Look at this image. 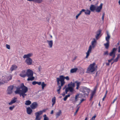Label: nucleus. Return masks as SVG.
<instances>
[{
	"mask_svg": "<svg viewBox=\"0 0 120 120\" xmlns=\"http://www.w3.org/2000/svg\"><path fill=\"white\" fill-rule=\"evenodd\" d=\"M88 119V118L87 117H86L85 119L84 120H87V119Z\"/></svg>",
	"mask_w": 120,
	"mask_h": 120,
	"instance_id": "nucleus-60",
	"label": "nucleus"
},
{
	"mask_svg": "<svg viewBox=\"0 0 120 120\" xmlns=\"http://www.w3.org/2000/svg\"><path fill=\"white\" fill-rule=\"evenodd\" d=\"M109 42H107L106 43L104 44V45L106 49H108V48L109 45Z\"/></svg>",
	"mask_w": 120,
	"mask_h": 120,
	"instance_id": "nucleus-29",
	"label": "nucleus"
},
{
	"mask_svg": "<svg viewBox=\"0 0 120 120\" xmlns=\"http://www.w3.org/2000/svg\"><path fill=\"white\" fill-rule=\"evenodd\" d=\"M84 100V99H82L81 101V102H80V103H81L82 102V101H83Z\"/></svg>",
	"mask_w": 120,
	"mask_h": 120,
	"instance_id": "nucleus-57",
	"label": "nucleus"
},
{
	"mask_svg": "<svg viewBox=\"0 0 120 120\" xmlns=\"http://www.w3.org/2000/svg\"><path fill=\"white\" fill-rule=\"evenodd\" d=\"M52 106L53 107L56 102V98L54 97L52 99Z\"/></svg>",
	"mask_w": 120,
	"mask_h": 120,
	"instance_id": "nucleus-27",
	"label": "nucleus"
},
{
	"mask_svg": "<svg viewBox=\"0 0 120 120\" xmlns=\"http://www.w3.org/2000/svg\"><path fill=\"white\" fill-rule=\"evenodd\" d=\"M25 62L27 64L30 65L32 63V60L31 58H26Z\"/></svg>",
	"mask_w": 120,
	"mask_h": 120,
	"instance_id": "nucleus-13",
	"label": "nucleus"
},
{
	"mask_svg": "<svg viewBox=\"0 0 120 120\" xmlns=\"http://www.w3.org/2000/svg\"><path fill=\"white\" fill-rule=\"evenodd\" d=\"M79 108H78L76 110V111L75 112V113H74V115L75 116L76 115V113H77V112L78 111V110H79Z\"/></svg>",
	"mask_w": 120,
	"mask_h": 120,
	"instance_id": "nucleus-48",
	"label": "nucleus"
},
{
	"mask_svg": "<svg viewBox=\"0 0 120 120\" xmlns=\"http://www.w3.org/2000/svg\"><path fill=\"white\" fill-rule=\"evenodd\" d=\"M17 68V66L15 65H13L10 68V70L11 71L16 69Z\"/></svg>",
	"mask_w": 120,
	"mask_h": 120,
	"instance_id": "nucleus-22",
	"label": "nucleus"
},
{
	"mask_svg": "<svg viewBox=\"0 0 120 120\" xmlns=\"http://www.w3.org/2000/svg\"><path fill=\"white\" fill-rule=\"evenodd\" d=\"M95 64L94 63L90 64L87 69V71L89 72H92L94 71L95 68L94 67Z\"/></svg>",
	"mask_w": 120,
	"mask_h": 120,
	"instance_id": "nucleus-5",
	"label": "nucleus"
},
{
	"mask_svg": "<svg viewBox=\"0 0 120 120\" xmlns=\"http://www.w3.org/2000/svg\"><path fill=\"white\" fill-rule=\"evenodd\" d=\"M43 116L44 117V120H49L47 116L46 115V114L44 115Z\"/></svg>",
	"mask_w": 120,
	"mask_h": 120,
	"instance_id": "nucleus-34",
	"label": "nucleus"
},
{
	"mask_svg": "<svg viewBox=\"0 0 120 120\" xmlns=\"http://www.w3.org/2000/svg\"><path fill=\"white\" fill-rule=\"evenodd\" d=\"M114 58H112L110 60H108V62L109 63L112 60H113Z\"/></svg>",
	"mask_w": 120,
	"mask_h": 120,
	"instance_id": "nucleus-44",
	"label": "nucleus"
},
{
	"mask_svg": "<svg viewBox=\"0 0 120 120\" xmlns=\"http://www.w3.org/2000/svg\"><path fill=\"white\" fill-rule=\"evenodd\" d=\"M93 96H92V95H91V98H93Z\"/></svg>",
	"mask_w": 120,
	"mask_h": 120,
	"instance_id": "nucleus-64",
	"label": "nucleus"
},
{
	"mask_svg": "<svg viewBox=\"0 0 120 120\" xmlns=\"http://www.w3.org/2000/svg\"><path fill=\"white\" fill-rule=\"evenodd\" d=\"M106 94H105V96L104 97L105 98L106 97Z\"/></svg>",
	"mask_w": 120,
	"mask_h": 120,
	"instance_id": "nucleus-63",
	"label": "nucleus"
},
{
	"mask_svg": "<svg viewBox=\"0 0 120 120\" xmlns=\"http://www.w3.org/2000/svg\"><path fill=\"white\" fill-rule=\"evenodd\" d=\"M4 83L3 81L1 80H0V86L2 85Z\"/></svg>",
	"mask_w": 120,
	"mask_h": 120,
	"instance_id": "nucleus-42",
	"label": "nucleus"
},
{
	"mask_svg": "<svg viewBox=\"0 0 120 120\" xmlns=\"http://www.w3.org/2000/svg\"><path fill=\"white\" fill-rule=\"evenodd\" d=\"M33 71L30 69H28L26 75H33Z\"/></svg>",
	"mask_w": 120,
	"mask_h": 120,
	"instance_id": "nucleus-21",
	"label": "nucleus"
},
{
	"mask_svg": "<svg viewBox=\"0 0 120 120\" xmlns=\"http://www.w3.org/2000/svg\"><path fill=\"white\" fill-rule=\"evenodd\" d=\"M117 98H116L115 99H114L112 102V103H113L115 102V101L116 100Z\"/></svg>",
	"mask_w": 120,
	"mask_h": 120,
	"instance_id": "nucleus-54",
	"label": "nucleus"
},
{
	"mask_svg": "<svg viewBox=\"0 0 120 120\" xmlns=\"http://www.w3.org/2000/svg\"><path fill=\"white\" fill-rule=\"evenodd\" d=\"M13 88V86L12 85L8 87L7 90L8 94H10L12 93Z\"/></svg>",
	"mask_w": 120,
	"mask_h": 120,
	"instance_id": "nucleus-10",
	"label": "nucleus"
},
{
	"mask_svg": "<svg viewBox=\"0 0 120 120\" xmlns=\"http://www.w3.org/2000/svg\"><path fill=\"white\" fill-rule=\"evenodd\" d=\"M118 52H120V46L118 47Z\"/></svg>",
	"mask_w": 120,
	"mask_h": 120,
	"instance_id": "nucleus-52",
	"label": "nucleus"
},
{
	"mask_svg": "<svg viewBox=\"0 0 120 120\" xmlns=\"http://www.w3.org/2000/svg\"><path fill=\"white\" fill-rule=\"evenodd\" d=\"M42 88V89H44V87L46 86V84H45L44 82H42L41 84Z\"/></svg>",
	"mask_w": 120,
	"mask_h": 120,
	"instance_id": "nucleus-33",
	"label": "nucleus"
},
{
	"mask_svg": "<svg viewBox=\"0 0 120 120\" xmlns=\"http://www.w3.org/2000/svg\"><path fill=\"white\" fill-rule=\"evenodd\" d=\"M95 93V92L94 91H93L91 93V95H92V96H94Z\"/></svg>",
	"mask_w": 120,
	"mask_h": 120,
	"instance_id": "nucleus-53",
	"label": "nucleus"
},
{
	"mask_svg": "<svg viewBox=\"0 0 120 120\" xmlns=\"http://www.w3.org/2000/svg\"><path fill=\"white\" fill-rule=\"evenodd\" d=\"M96 7L94 5H91L90 7V9L91 11L94 12L95 11Z\"/></svg>",
	"mask_w": 120,
	"mask_h": 120,
	"instance_id": "nucleus-17",
	"label": "nucleus"
},
{
	"mask_svg": "<svg viewBox=\"0 0 120 120\" xmlns=\"http://www.w3.org/2000/svg\"><path fill=\"white\" fill-rule=\"evenodd\" d=\"M97 43V41L94 39H93L91 42V45H90L88 49L87 52L86 53V58H87L90 54L91 52L92 48H94L95 47Z\"/></svg>",
	"mask_w": 120,
	"mask_h": 120,
	"instance_id": "nucleus-2",
	"label": "nucleus"
},
{
	"mask_svg": "<svg viewBox=\"0 0 120 120\" xmlns=\"http://www.w3.org/2000/svg\"><path fill=\"white\" fill-rule=\"evenodd\" d=\"M103 4L101 3L99 6L96 7L95 11L96 12L99 13L101 12Z\"/></svg>",
	"mask_w": 120,
	"mask_h": 120,
	"instance_id": "nucleus-11",
	"label": "nucleus"
},
{
	"mask_svg": "<svg viewBox=\"0 0 120 120\" xmlns=\"http://www.w3.org/2000/svg\"><path fill=\"white\" fill-rule=\"evenodd\" d=\"M26 110L27 113L29 114H30L32 111V109L30 107L27 108Z\"/></svg>",
	"mask_w": 120,
	"mask_h": 120,
	"instance_id": "nucleus-23",
	"label": "nucleus"
},
{
	"mask_svg": "<svg viewBox=\"0 0 120 120\" xmlns=\"http://www.w3.org/2000/svg\"><path fill=\"white\" fill-rule=\"evenodd\" d=\"M22 77H25L26 75H21ZM28 77L27 79L28 81H32L34 80V77H33V75H27Z\"/></svg>",
	"mask_w": 120,
	"mask_h": 120,
	"instance_id": "nucleus-14",
	"label": "nucleus"
},
{
	"mask_svg": "<svg viewBox=\"0 0 120 120\" xmlns=\"http://www.w3.org/2000/svg\"><path fill=\"white\" fill-rule=\"evenodd\" d=\"M75 86V83L72 82H70L68 85V87H66L65 89V92L66 94L67 93L68 91L71 93H73L74 91V88Z\"/></svg>",
	"mask_w": 120,
	"mask_h": 120,
	"instance_id": "nucleus-3",
	"label": "nucleus"
},
{
	"mask_svg": "<svg viewBox=\"0 0 120 120\" xmlns=\"http://www.w3.org/2000/svg\"><path fill=\"white\" fill-rule=\"evenodd\" d=\"M33 55L32 53H30L26 55H25L23 56V57L24 58H30V57L32 56Z\"/></svg>",
	"mask_w": 120,
	"mask_h": 120,
	"instance_id": "nucleus-19",
	"label": "nucleus"
},
{
	"mask_svg": "<svg viewBox=\"0 0 120 120\" xmlns=\"http://www.w3.org/2000/svg\"><path fill=\"white\" fill-rule=\"evenodd\" d=\"M12 78L11 75H4L2 77L1 80L4 83L11 80Z\"/></svg>",
	"mask_w": 120,
	"mask_h": 120,
	"instance_id": "nucleus-7",
	"label": "nucleus"
},
{
	"mask_svg": "<svg viewBox=\"0 0 120 120\" xmlns=\"http://www.w3.org/2000/svg\"><path fill=\"white\" fill-rule=\"evenodd\" d=\"M85 11V9H82L81 11H80V12L79 13L80 15L82 13V12H84V11Z\"/></svg>",
	"mask_w": 120,
	"mask_h": 120,
	"instance_id": "nucleus-39",
	"label": "nucleus"
},
{
	"mask_svg": "<svg viewBox=\"0 0 120 120\" xmlns=\"http://www.w3.org/2000/svg\"><path fill=\"white\" fill-rule=\"evenodd\" d=\"M64 80V76L63 75H60L59 78H56L57 85H60V83L61 85L63 86L64 85L65 82Z\"/></svg>",
	"mask_w": 120,
	"mask_h": 120,
	"instance_id": "nucleus-4",
	"label": "nucleus"
},
{
	"mask_svg": "<svg viewBox=\"0 0 120 120\" xmlns=\"http://www.w3.org/2000/svg\"><path fill=\"white\" fill-rule=\"evenodd\" d=\"M70 96V94H68L67 95H66L64 98V101H66L67 98L69 97Z\"/></svg>",
	"mask_w": 120,
	"mask_h": 120,
	"instance_id": "nucleus-35",
	"label": "nucleus"
},
{
	"mask_svg": "<svg viewBox=\"0 0 120 120\" xmlns=\"http://www.w3.org/2000/svg\"><path fill=\"white\" fill-rule=\"evenodd\" d=\"M31 103V102L29 100L26 101L25 103V104L27 105H30Z\"/></svg>",
	"mask_w": 120,
	"mask_h": 120,
	"instance_id": "nucleus-31",
	"label": "nucleus"
},
{
	"mask_svg": "<svg viewBox=\"0 0 120 120\" xmlns=\"http://www.w3.org/2000/svg\"><path fill=\"white\" fill-rule=\"evenodd\" d=\"M41 82H37V84H38V85H41Z\"/></svg>",
	"mask_w": 120,
	"mask_h": 120,
	"instance_id": "nucleus-51",
	"label": "nucleus"
},
{
	"mask_svg": "<svg viewBox=\"0 0 120 120\" xmlns=\"http://www.w3.org/2000/svg\"><path fill=\"white\" fill-rule=\"evenodd\" d=\"M80 15L79 14H78L76 16V19H77L79 16Z\"/></svg>",
	"mask_w": 120,
	"mask_h": 120,
	"instance_id": "nucleus-50",
	"label": "nucleus"
},
{
	"mask_svg": "<svg viewBox=\"0 0 120 120\" xmlns=\"http://www.w3.org/2000/svg\"><path fill=\"white\" fill-rule=\"evenodd\" d=\"M45 111L44 110H41L35 113V114L36 116V120H40V118H39V116L41 115Z\"/></svg>",
	"mask_w": 120,
	"mask_h": 120,
	"instance_id": "nucleus-8",
	"label": "nucleus"
},
{
	"mask_svg": "<svg viewBox=\"0 0 120 120\" xmlns=\"http://www.w3.org/2000/svg\"><path fill=\"white\" fill-rule=\"evenodd\" d=\"M20 88L21 89V90L17 89L15 91V93L16 94H19L20 97L22 96L23 98H24L27 95L25 93L28 91V88L24 85L23 83L22 84Z\"/></svg>",
	"mask_w": 120,
	"mask_h": 120,
	"instance_id": "nucleus-1",
	"label": "nucleus"
},
{
	"mask_svg": "<svg viewBox=\"0 0 120 120\" xmlns=\"http://www.w3.org/2000/svg\"><path fill=\"white\" fill-rule=\"evenodd\" d=\"M118 59L116 58L114 60L113 62H116L117 61Z\"/></svg>",
	"mask_w": 120,
	"mask_h": 120,
	"instance_id": "nucleus-46",
	"label": "nucleus"
},
{
	"mask_svg": "<svg viewBox=\"0 0 120 120\" xmlns=\"http://www.w3.org/2000/svg\"><path fill=\"white\" fill-rule=\"evenodd\" d=\"M101 30H99L97 31L96 34L95 35V38L97 40L99 39L101 36Z\"/></svg>",
	"mask_w": 120,
	"mask_h": 120,
	"instance_id": "nucleus-12",
	"label": "nucleus"
},
{
	"mask_svg": "<svg viewBox=\"0 0 120 120\" xmlns=\"http://www.w3.org/2000/svg\"><path fill=\"white\" fill-rule=\"evenodd\" d=\"M15 106L14 105H13L12 106L10 107L9 108V109L10 110L12 111L14 108Z\"/></svg>",
	"mask_w": 120,
	"mask_h": 120,
	"instance_id": "nucleus-36",
	"label": "nucleus"
},
{
	"mask_svg": "<svg viewBox=\"0 0 120 120\" xmlns=\"http://www.w3.org/2000/svg\"><path fill=\"white\" fill-rule=\"evenodd\" d=\"M6 47L7 49H10V46L9 45L7 44L6 45Z\"/></svg>",
	"mask_w": 120,
	"mask_h": 120,
	"instance_id": "nucleus-41",
	"label": "nucleus"
},
{
	"mask_svg": "<svg viewBox=\"0 0 120 120\" xmlns=\"http://www.w3.org/2000/svg\"><path fill=\"white\" fill-rule=\"evenodd\" d=\"M59 86L57 88V91L58 93L59 94L60 93V90L62 86L61 85L60 86V85H58Z\"/></svg>",
	"mask_w": 120,
	"mask_h": 120,
	"instance_id": "nucleus-30",
	"label": "nucleus"
},
{
	"mask_svg": "<svg viewBox=\"0 0 120 120\" xmlns=\"http://www.w3.org/2000/svg\"><path fill=\"white\" fill-rule=\"evenodd\" d=\"M61 111L60 110H59L58 112H57L56 114V118H57L59 117L61 114Z\"/></svg>",
	"mask_w": 120,
	"mask_h": 120,
	"instance_id": "nucleus-26",
	"label": "nucleus"
},
{
	"mask_svg": "<svg viewBox=\"0 0 120 120\" xmlns=\"http://www.w3.org/2000/svg\"><path fill=\"white\" fill-rule=\"evenodd\" d=\"M106 33L107 36L105 37V40L107 42H109V40L110 38V36L109 35V32L108 31L106 32Z\"/></svg>",
	"mask_w": 120,
	"mask_h": 120,
	"instance_id": "nucleus-20",
	"label": "nucleus"
},
{
	"mask_svg": "<svg viewBox=\"0 0 120 120\" xmlns=\"http://www.w3.org/2000/svg\"><path fill=\"white\" fill-rule=\"evenodd\" d=\"M30 106L32 109H34L37 107L38 104L36 102H34Z\"/></svg>",
	"mask_w": 120,
	"mask_h": 120,
	"instance_id": "nucleus-16",
	"label": "nucleus"
},
{
	"mask_svg": "<svg viewBox=\"0 0 120 120\" xmlns=\"http://www.w3.org/2000/svg\"><path fill=\"white\" fill-rule=\"evenodd\" d=\"M75 83H76V86L77 87L76 88V89L77 90H78L79 87V86L81 84L80 82H78L77 81H75Z\"/></svg>",
	"mask_w": 120,
	"mask_h": 120,
	"instance_id": "nucleus-28",
	"label": "nucleus"
},
{
	"mask_svg": "<svg viewBox=\"0 0 120 120\" xmlns=\"http://www.w3.org/2000/svg\"><path fill=\"white\" fill-rule=\"evenodd\" d=\"M42 69V68H41V67L40 66L38 68V69L39 71H41Z\"/></svg>",
	"mask_w": 120,
	"mask_h": 120,
	"instance_id": "nucleus-47",
	"label": "nucleus"
},
{
	"mask_svg": "<svg viewBox=\"0 0 120 120\" xmlns=\"http://www.w3.org/2000/svg\"><path fill=\"white\" fill-rule=\"evenodd\" d=\"M105 98V97H104L102 99V100H103V101H104Z\"/></svg>",
	"mask_w": 120,
	"mask_h": 120,
	"instance_id": "nucleus-59",
	"label": "nucleus"
},
{
	"mask_svg": "<svg viewBox=\"0 0 120 120\" xmlns=\"http://www.w3.org/2000/svg\"><path fill=\"white\" fill-rule=\"evenodd\" d=\"M118 3L120 5V0H119L118 1Z\"/></svg>",
	"mask_w": 120,
	"mask_h": 120,
	"instance_id": "nucleus-62",
	"label": "nucleus"
},
{
	"mask_svg": "<svg viewBox=\"0 0 120 120\" xmlns=\"http://www.w3.org/2000/svg\"><path fill=\"white\" fill-rule=\"evenodd\" d=\"M108 51H106L104 52V55H108Z\"/></svg>",
	"mask_w": 120,
	"mask_h": 120,
	"instance_id": "nucleus-38",
	"label": "nucleus"
},
{
	"mask_svg": "<svg viewBox=\"0 0 120 120\" xmlns=\"http://www.w3.org/2000/svg\"><path fill=\"white\" fill-rule=\"evenodd\" d=\"M120 57V56H119V54L118 55L116 58L118 59Z\"/></svg>",
	"mask_w": 120,
	"mask_h": 120,
	"instance_id": "nucleus-58",
	"label": "nucleus"
},
{
	"mask_svg": "<svg viewBox=\"0 0 120 120\" xmlns=\"http://www.w3.org/2000/svg\"><path fill=\"white\" fill-rule=\"evenodd\" d=\"M47 42L49 45L50 48H52L53 44V41L52 40H47Z\"/></svg>",
	"mask_w": 120,
	"mask_h": 120,
	"instance_id": "nucleus-18",
	"label": "nucleus"
},
{
	"mask_svg": "<svg viewBox=\"0 0 120 120\" xmlns=\"http://www.w3.org/2000/svg\"><path fill=\"white\" fill-rule=\"evenodd\" d=\"M106 65H107V66L109 65V62L108 63H106Z\"/></svg>",
	"mask_w": 120,
	"mask_h": 120,
	"instance_id": "nucleus-55",
	"label": "nucleus"
},
{
	"mask_svg": "<svg viewBox=\"0 0 120 120\" xmlns=\"http://www.w3.org/2000/svg\"><path fill=\"white\" fill-rule=\"evenodd\" d=\"M17 98L16 97H14L12 98V100L11 102L8 103V104L9 105H11L12 104L15 103L17 101Z\"/></svg>",
	"mask_w": 120,
	"mask_h": 120,
	"instance_id": "nucleus-15",
	"label": "nucleus"
},
{
	"mask_svg": "<svg viewBox=\"0 0 120 120\" xmlns=\"http://www.w3.org/2000/svg\"><path fill=\"white\" fill-rule=\"evenodd\" d=\"M117 49L116 48H113L111 52L110 53L109 55L110 56H112V58H114L115 56L116 52Z\"/></svg>",
	"mask_w": 120,
	"mask_h": 120,
	"instance_id": "nucleus-9",
	"label": "nucleus"
},
{
	"mask_svg": "<svg viewBox=\"0 0 120 120\" xmlns=\"http://www.w3.org/2000/svg\"><path fill=\"white\" fill-rule=\"evenodd\" d=\"M27 71L25 70H23L22 71V74L20 75H26Z\"/></svg>",
	"mask_w": 120,
	"mask_h": 120,
	"instance_id": "nucleus-32",
	"label": "nucleus"
},
{
	"mask_svg": "<svg viewBox=\"0 0 120 120\" xmlns=\"http://www.w3.org/2000/svg\"><path fill=\"white\" fill-rule=\"evenodd\" d=\"M64 79H65L66 80H69V78L68 76H67L66 77H64Z\"/></svg>",
	"mask_w": 120,
	"mask_h": 120,
	"instance_id": "nucleus-40",
	"label": "nucleus"
},
{
	"mask_svg": "<svg viewBox=\"0 0 120 120\" xmlns=\"http://www.w3.org/2000/svg\"><path fill=\"white\" fill-rule=\"evenodd\" d=\"M94 91V92H96V89H94V91Z\"/></svg>",
	"mask_w": 120,
	"mask_h": 120,
	"instance_id": "nucleus-61",
	"label": "nucleus"
},
{
	"mask_svg": "<svg viewBox=\"0 0 120 120\" xmlns=\"http://www.w3.org/2000/svg\"><path fill=\"white\" fill-rule=\"evenodd\" d=\"M78 70V69L76 68L71 69L70 70V72L71 73L75 72Z\"/></svg>",
	"mask_w": 120,
	"mask_h": 120,
	"instance_id": "nucleus-25",
	"label": "nucleus"
},
{
	"mask_svg": "<svg viewBox=\"0 0 120 120\" xmlns=\"http://www.w3.org/2000/svg\"><path fill=\"white\" fill-rule=\"evenodd\" d=\"M80 90L83 93L85 96H87L90 91V89L86 87H82V88H81Z\"/></svg>",
	"mask_w": 120,
	"mask_h": 120,
	"instance_id": "nucleus-6",
	"label": "nucleus"
},
{
	"mask_svg": "<svg viewBox=\"0 0 120 120\" xmlns=\"http://www.w3.org/2000/svg\"><path fill=\"white\" fill-rule=\"evenodd\" d=\"M79 94H77L75 96V99L76 101H77V99L79 98Z\"/></svg>",
	"mask_w": 120,
	"mask_h": 120,
	"instance_id": "nucleus-37",
	"label": "nucleus"
},
{
	"mask_svg": "<svg viewBox=\"0 0 120 120\" xmlns=\"http://www.w3.org/2000/svg\"><path fill=\"white\" fill-rule=\"evenodd\" d=\"M37 82L36 81H33L32 82V84L34 85H35L37 84Z\"/></svg>",
	"mask_w": 120,
	"mask_h": 120,
	"instance_id": "nucleus-43",
	"label": "nucleus"
},
{
	"mask_svg": "<svg viewBox=\"0 0 120 120\" xmlns=\"http://www.w3.org/2000/svg\"><path fill=\"white\" fill-rule=\"evenodd\" d=\"M85 15H90L91 13V11L89 9L85 10L84 11Z\"/></svg>",
	"mask_w": 120,
	"mask_h": 120,
	"instance_id": "nucleus-24",
	"label": "nucleus"
},
{
	"mask_svg": "<svg viewBox=\"0 0 120 120\" xmlns=\"http://www.w3.org/2000/svg\"><path fill=\"white\" fill-rule=\"evenodd\" d=\"M53 113V110H52L51 112V114H52Z\"/></svg>",
	"mask_w": 120,
	"mask_h": 120,
	"instance_id": "nucleus-56",
	"label": "nucleus"
},
{
	"mask_svg": "<svg viewBox=\"0 0 120 120\" xmlns=\"http://www.w3.org/2000/svg\"><path fill=\"white\" fill-rule=\"evenodd\" d=\"M96 116H93L92 118V120H94L95 118L96 117Z\"/></svg>",
	"mask_w": 120,
	"mask_h": 120,
	"instance_id": "nucleus-49",
	"label": "nucleus"
},
{
	"mask_svg": "<svg viewBox=\"0 0 120 120\" xmlns=\"http://www.w3.org/2000/svg\"><path fill=\"white\" fill-rule=\"evenodd\" d=\"M105 14L103 13V14L102 16V19L103 21H104V17Z\"/></svg>",
	"mask_w": 120,
	"mask_h": 120,
	"instance_id": "nucleus-45",
	"label": "nucleus"
}]
</instances>
